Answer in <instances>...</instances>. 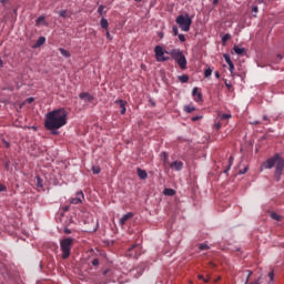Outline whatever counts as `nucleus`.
<instances>
[{"mask_svg":"<svg viewBox=\"0 0 284 284\" xmlns=\"http://www.w3.org/2000/svg\"><path fill=\"white\" fill-rule=\"evenodd\" d=\"M64 125H68V111L65 109H55L45 114L44 128L52 134H59L57 130H61Z\"/></svg>","mask_w":284,"mask_h":284,"instance_id":"nucleus-1","label":"nucleus"},{"mask_svg":"<svg viewBox=\"0 0 284 284\" xmlns=\"http://www.w3.org/2000/svg\"><path fill=\"white\" fill-rule=\"evenodd\" d=\"M275 165V174L274 179L275 181H281V176L283 175L284 170V160L281 158L278 153H276L274 156L267 159L262 164V170H272Z\"/></svg>","mask_w":284,"mask_h":284,"instance_id":"nucleus-2","label":"nucleus"},{"mask_svg":"<svg viewBox=\"0 0 284 284\" xmlns=\"http://www.w3.org/2000/svg\"><path fill=\"white\" fill-rule=\"evenodd\" d=\"M170 57L182 70H187V59L181 49H173L169 52Z\"/></svg>","mask_w":284,"mask_h":284,"instance_id":"nucleus-3","label":"nucleus"},{"mask_svg":"<svg viewBox=\"0 0 284 284\" xmlns=\"http://www.w3.org/2000/svg\"><path fill=\"white\" fill-rule=\"evenodd\" d=\"M175 23L179 24L180 30L182 32H190V28H192V18H190V14H180L175 19Z\"/></svg>","mask_w":284,"mask_h":284,"instance_id":"nucleus-4","label":"nucleus"},{"mask_svg":"<svg viewBox=\"0 0 284 284\" xmlns=\"http://www.w3.org/2000/svg\"><path fill=\"white\" fill-rule=\"evenodd\" d=\"M72 245H74V239L67 237L61 240L60 242V248L62 252V258L65 261L67 258H70V254L72 252Z\"/></svg>","mask_w":284,"mask_h":284,"instance_id":"nucleus-5","label":"nucleus"},{"mask_svg":"<svg viewBox=\"0 0 284 284\" xmlns=\"http://www.w3.org/2000/svg\"><path fill=\"white\" fill-rule=\"evenodd\" d=\"M154 53H155L156 61H159L160 63H163L165 61H170V57H165V54H170V52L163 50V47L155 45Z\"/></svg>","mask_w":284,"mask_h":284,"instance_id":"nucleus-6","label":"nucleus"},{"mask_svg":"<svg viewBox=\"0 0 284 284\" xmlns=\"http://www.w3.org/2000/svg\"><path fill=\"white\" fill-rule=\"evenodd\" d=\"M192 97L196 103L203 102V93H201L199 87L193 88Z\"/></svg>","mask_w":284,"mask_h":284,"instance_id":"nucleus-7","label":"nucleus"},{"mask_svg":"<svg viewBox=\"0 0 284 284\" xmlns=\"http://www.w3.org/2000/svg\"><path fill=\"white\" fill-rule=\"evenodd\" d=\"M84 199H85V195L83 194V191H80L75 194V197L71 199V204L79 205V203H83Z\"/></svg>","mask_w":284,"mask_h":284,"instance_id":"nucleus-8","label":"nucleus"},{"mask_svg":"<svg viewBox=\"0 0 284 284\" xmlns=\"http://www.w3.org/2000/svg\"><path fill=\"white\" fill-rule=\"evenodd\" d=\"M139 250V244H134L131 247H129L128 252H126V256H130V258H139V254H136Z\"/></svg>","mask_w":284,"mask_h":284,"instance_id":"nucleus-9","label":"nucleus"},{"mask_svg":"<svg viewBox=\"0 0 284 284\" xmlns=\"http://www.w3.org/2000/svg\"><path fill=\"white\" fill-rule=\"evenodd\" d=\"M79 98L82 101H85L87 103H92L94 101V97H92V94L88 93V92H82L79 94Z\"/></svg>","mask_w":284,"mask_h":284,"instance_id":"nucleus-10","label":"nucleus"},{"mask_svg":"<svg viewBox=\"0 0 284 284\" xmlns=\"http://www.w3.org/2000/svg\"><path fill=\"white\" fill-rule=\"evenodd\" d=\"M133 216H134V213H132V212L126 213L125 215H123L119 221L121 227H123V225H125V223H128V221H130V219H132Z\"/></svg>","mask_w":284,"mask_h":284,"instance_id":"nucleus-11","label":"nucleus"},{"mask_svg":"<svg viewBox=\"0 0 284 284\" xmlns=\"http://www.w3.org/2000/svg\"><path fill=\"white\" fill-rule=\"evenodd\" d=\"M126 103L128 102H125L123 100H115V104L119 105V108L121 109L120 114H125V112H126V109H125Z\"/></svg>","mask_w":284,"mask_h":284,"instance_id":"nucleus-12","label":"nucleus"},{"mask_svg":"<svg viewBox=\"0 0 284 284\" xmlns=\"http://www.w3.org/2000/svg\"><path fill=\"white\" fill-rule=\"evenodd\" d=\"M172 170H175V172H181L183 170V163L181 161H174L171 163Z\"/></svg>","mask_w":284,"mask_h":284,"instance_id":"nucleus-13","label":"nucleus"},{"mask_svg":"<svg viewBox=\"0 0 284 284\" xmlns=\"http://www.w3.org/2000/svg\"><path fill=\"white\" fill-rule=\"evenodd\" d=\"M138 176L142 180L148 179V172L143 169H138Z\"/></svg>","mask_w":284,"mask_h":284,"instance_id":"nucleus-14","label":"nucleus"},{"mask_svg":"<svg viewBox=\"0 0 284 284\" xmlns=\"http://www.w3.org/2000/svg\"><path fill=\"white\" fill-rule=\"evenodd\" d=\"M163 194L165 196H174V194H176V191L173 189H164Z\"/></svg>","mask_w":284,"mask_h":284,"instance_id":"nucleus-15","label":"nucleus"},{"mask_svg":"<svg viewBox=\"0 0 284 284\" xmlns=\"http://www.w3.org/2000/svg\"><path fill=\"white\" fill-rule=\"evenodd\" d=\"M43 43H45V37H40L36 44H34V48H41V45H43Z\"/></svg>","mask_w":284,"mask_h":284,"instance_id":"nucleus-16","label":"nucleus"},{"mask_svg":"<svg viewBox=\"0 0 284 284\" xmlns=\"http://www.w3.org/2000/svg\"><path fill=\"white\" fill-rule=\"evenodd\" d=\"M233 50L235 54H245V48H240L239 45H234Z\"/></svg>","mask_w":284,"mask_h":284,"instance_id":"nucleus-17","label":"nucleus"},{"mask_svg":"<svg viewBox=\"0 0 284 284\" xmlns=\"http://www.w3.org/2000/svg\"><path fill=\"white\" fill-rule=\"evenodd\" d=\"M100 26H101V28H103L104 30H108V26H109L108 19L102 18L101 21H100Z\"/></svg>","mask_w":284,"mask_h":284,"instance_id":"nucleus-18","label":"nucleus"},{"mask_svg":"<svg viewBox=\"0 0 284 284\" xmlns=\"http://www.w3.org/2000/svg\"><path fill=\"white\" fill-rule=\"evenodd\" d=\"M230 39H232V34L226 33L222 37V43L223 45H225V43H227V41H230Z\"/></svg>","mask_w":284,"mask_h":284,"instance_id":"nucleus-19","label":"nucleus"},{"mask_svg":"<svg viewBox=\"0 0 284 284\" xmlns=\"http://www.w3.org/2000/svg\"><path fill=\"white\" fill-rule=\"evenodd\" d=\"M60 53L62 54V57H65V59H70L71 54L69 53L68 50L60 48Z\"/></svg>","mask_w":284,"mask_h":284,"instance_id":"nucleus-20","label":"nucleus"},{"mask_svg":"<svg viewBox=\"0 0 284 284\" xmlns=\"http://www.w3.org/2000/svg\"><path fill=\"white\" fill-rule=\"evenodd\" d=\"M179 81H181V83H187V81H190V77L187 74L180 75Z\"/></svg>","mask_w":284,"mask_h":284,"instance_id":"nucleus-21","label":"nucleus"},{"mask_svg":"<svg viewBox=\"0 0 284 284\" xmlns=\"http://www.w3.org/2000/svg\"><path fill=\"white\" fill-rule=\"evenodd\" d=\"M247 276H246V282H245V284H261L260 282H258V280L257 281H255V282H253V283H250V276H252V271H247Z\"/></svg>","mask_w":284,"mask_h":284,"instance_id":"nucleus-22","label":"nucleus"},{"mask_svg":"<svg viewBox=\"0 0 284 284\" xmlns=\"http://www.w3.org/2000/svg\"><path fill=\"white\" fill-rule=\"evenodd\" d=\"M36 181L38 187H43V180L41 179V176L37 175Z\"/></svg>","mask_w":284,"mask_h":284,"instance_id":"nucleus-23","label":"nucleus"},{"mask_svg":"<svg viewBox=\"0 0 284 284\" xmlns=\"http://www.w3.org/2000/svg\"><path fill=\"white\" fill-rule=\"evenodd\" d=\"M194 110H196V108L194 106H190V105L184 106V111L187 112V114H192Z\"/></svg>","mask_w":284,"mask_h":284,"instance_id":"nucleus-24","label":"nucleus"},{"mask_svg":"<svg viewBox=\"0 0 284 284\" xmlns=\"http://www.w3.org/2000/svg\"><path fill=\"white\" fill-rule=\"evenodd\" d=\"M220 119H221L222 121H227V119H232V114H230V113H224V114H222V115L220 116Z\"/></svg>","mask_w":284,"mask_h":284,"instance_id":"nucleus-25","label":"nucleus"},{"mask_svg":"<svg viewBox=\"0 0 284 284\" xmlns=\"http://www.w3.org/2000/svg\"><path fill=\"white\" fill-rule=\"evenodd\" d=\"M271 219H273L274 221H282L281 215H278L277 213H271Z\"/></svg>","mask_w":284,"mask_h":284,"instance_id":"nucleus-26","label":"nucleus"},{"mask_svg":"<svg viewBox=\"0 0 284 284\" xmlns=\"http://www.w3.org/2000/svg\"><path fill=\"white\" fill-rule=\"evenodd\" d=\"M59 17H62V19L68 18V10H61V11H59Z\"/></svg>","mask_w":284,"mask_h":284,"instance_id":"nucleus-27","label":"nucleus"},{"mask_svg":"<svg viewBox=\"0 0 284 284\" xmlns=\"http://www.w3.org/2000/svg\"><path fill=\"white\" fill-rule=\"evenodd\" d=\"M224 60L226 61L227 65H230L232 62V58L230 57V54L225 53L224 54Z\"/></svg>","mask_w":284,"mask_h":284,"instance_id":"nucleus-28","label":"nucleus"},{"mask_svg":"<svg viewBox=\"0 0 284 284\" xmlns=\"http://www.w3.org/2000/svg\"><path fill=\"white\" fill-rule=\"evenodd\" d=\"M161 159H162V161H163L164 163H168V159H169L168 153H166V152H162V153H161Z\"/></svg>","mask_w":284,"mask_h":284,"instance_id":"nucleus-29","label":"nucleus"},{"mask_svg":"<svg viewBox=\"0 0 284 284\" xmlns=\"http://www.w3.org/2000/svg\"><path fill=\"white\" fill-rule=\"evenodd\" d=\"M93 174H101V166H92Z\"/></svg>","mask_w":284,"mask_h":284,"instance_id":"nucleus-30","label":"nucleus"},{"mask_svg":"<svg viewBox=\"0 0 284 284\" xmlns=\"http://www.w3.org/2000/svg\"><path fill=\"white\" fill-rule=\"evenodd\" d=\"M204 77L207 79V78H210V77H212V69H205V71H204Z\"/></svg>","mask_w":284,"mask_h":284,"instance_id":"nucleus-31","label":"nucleus"},{"mask_svg":"<svg viewBox=\"0 0 284 284\" xmlns=\"http://www.w3.org/2000/svg\"><path fill=\"white\" fill-rule=\"evenodd\" d=\"M103 10H105V7L103 4L99 6L98 13L100 14V17H103Z\"/></svg>","mask_w":284,"mask_h":284,"instance_id":"nucleus-32","label":"nucleus"},{"mask_svg":"<svg viewBox=\"0 0 284 284\" xmlns=\"http://www.w3.org/2000/svg\"><path fill=\"white\" fill-rule=\"evenodd\" d=\"M199 281H203L204 283H210V278H205L203 275L197 276Z\"/></svg>","mask_w":284,"mask_h":284,"instance_id":"nucleus-33","label":"nucleus"},{"mask_svg":"<svg viewBox=\"0 0 284 284\" xmlns=\"http://www.w3.org/2000/svg\"><path fill=\"white\" fill-rule=\"evenodd\" d=\"M229 70L231 72V74H234V70H235L234 62H231V64H229Z\"/></svg>","mask_w":284,"mask_h":284,"instance_id":"nucleus-34","label":"nucleus"},{"mask_svg":"<svg viewBox=\"0 0 284 284\" xmlns=\"http://www.w3.org/2000/svg\"><path fill=\"white\" fill-rule=\"evenodd\" d=\"M172 30H173L174 37H178V34H179V27L173 26Z\"/></svg>","mask_w":284,"mask_h":284,"instance_id":"nucleus-35","label":"nucleus"},{"mask_svg":"<svg viewBox=\"0 0 284 284\" xmlns=\"http://www.w3.org/2000/svg\"><path fill=\"white\" fill-rule=\"evenodd\" d=\"M201 119H203V116L195 115V116L191 118V121L196 122V121H201Z\"/></svg>","mask_w":284,"mask_h":284,"instance_id":"nucleus-36","label":"nucleus"},{"mask_svg":"<svg viewBox=\"0 0 284 284\" xmlns=\"http://www.w3.org/2000/svg\"><path fill=\"white\" fill-rule=\"evenodd\" d=\"M199 250H210V246H207V244H200Z\"/></svg>","mask_w":284,"mask_h":284,"instance_id":"nucleus-37","label":"nucleus"},{"mask_svg":"<svg viewBox=\"0 0 284 284\" xmlns=\"http://www.w3.org/2000/svg\"><path fill=\"white\" fill-rule=\"evenodd\" d=\"M45 21V17L41 16L37 19V24L39 26V23Z\"/></svg>","mask_w":284,"mask_h":284,"instance_id":"nucleus-38","label":"nucleus"},{"mask_svg":"<svg viewBox=\"0 0 284 284\" xmlns=\"http://www.w3.org/2000/svg\"><path fill=\"white\" fill-rule=\"evenodd\" d=\"M91 264H92L94 267H97V266L99 265V258H93V260L91 261Z\"/></svg>","mask_w":284,"mask_h":284,"instance_id":"nucleus-39","label":"nucleus"},{"mask_svg":"<svg viewBox=\"0 0 284 284\" xmlns=\"http://www.w3.org/2000/svg\"><path fill=\"white\" fill-rule=\"evenodd\" d=\"M181 43H185V36L183 33L179 34Z\"/></svg>","mask_w":284,"mask_h":284,"instance_id":"nucleus-40","label":"nucleus"},{"mask_svg":"<svg viewBox=\"0 0 284 284\" xmlns=\"http://www.w3.org/2000/svg\"><path fill=\"white\" fill-rule=\"evenodd\" d=\"M8 187L4 184H0V192H7Z\"/></svg>","mask_w":284,"mask_h":284,"instance_id":"nucleus-41","label":"nucleus"},{"mask_svg":"<svg viewBox=\"0 0 284 284\" xmlns=\"http://www.w3.org/2000/svg\"><path fill=\"white\" fill-rule=\"evenodd\" d=\"M268 278H270V281H274V271H271L268 273Z\"/></svg>","mask_w":284,"mask_h":284,"instance_id":"nucleus-42","label":"nucleus"},{"mask_svg":"<svg viewBox=\"0 0 284 284\" xmlns=\"http://www.w3.org/2000/svg\"><path fill=\"white\" fill-rule=\"evenodd\" d=\"M214 128H215L216 130H221V128H222L221 122L215 123V124H214Z\"/></svg>","mask_w":284,"mask_h":284,"instance_id":"nucleus-43","label":"nucleus"},{"mask_svg":"<svg viewBox=\"0 0 284 284\" xmlns=\"http://www.w3.org/2000/svg\"><path fill=\"white\" fill-rule=\"evenodd\" d=\"M232 163H234V158L233 156H230L229 159V165L232 168Z\"/></svg>","mask_w":284,"mask_h":284,"instance_id":"nucleus-44","label":"nucleus"},{"mask_svg":"<svg viewBox=\"0 0 284 284\" xmlns=\"http://www.w3.org/2000/svg\"><path fill=\"white\" fill-rule=\"evenodd\" d=\"M4 168H6L7 171L10 170V161L6 162Z\"/></svg>","mask_w":284,"mask_h":284,"instance_id":"nucleus-45","label":"nucleus"},{"mask_svg":"<svg viewBox=\"0 0 284 284\" xmlns=\"http://www.w3.org/2000/svg\"><path fill=\"white\" fill-rule=\"evenodd\" d=\"M64 234H72V230H70V229H64Z\"/></svg>","mask_w":284,"mask_h":284,"instance_id":"nucleus-46","label":"nucleus"},{"mask_svg":"<svg viewBox=\"0 0 284 284\" xmlns=\"http://www.w3.org/2000/svg\"><path fill=\"white\" fill-rule=\"evenodd\" d=\"M263 121H267L266 125L270 123V118H267V115L263 116Z\"/></svg>","mask_w":284,"mask_h":284,"instance_id":"nucleus-47","label":"nucleus"},{"mask_svg":"<svg viewBox=\"0 0 284 284\" xmlns=\"http://www.w3.org/2000/svg\"><path fill=\"white\" fill-rule=\"evenodd\" d=\"M252 12H255V13L258 12V7H256V6L253 7V8H252Z\"/></svg>","mask_w":284,"mask_h":284,"instance_id":"nucleus-48","label":"nucleus"},{"mask_svg":"<svg viewBox=\"0 0 284 284\" xmlns=\"http://www.w3.org/2000/svg\"><path fill=\"white\" fill-rule=\"evenodd\" d=\"M230 168H232L231 165H229L225 170H224V174H227L230 172Z\"/></svg>","mask_w":284,"mask_h":284,"instance_id":"nucleus-49","label":"nucleus"},{"mask_svg":"<svg viewBox=\"0 0 284 284\" xmlns=\"http://www.w3.org/2000/svg\"><path fill=\"white\" fill-rule=\"evenodd\" d=\"M215 78L221 79V73H219V71L215 72Z\"/></svg>","mask_w":284,"mask_h":284,"instance_id":"nucleus-50","label":"nucleus"},{"mask_svg":"<svg viewBox=\"0 0 284 284\" xmlns=\"http://www.w3.org/2000/svg\"><path fill=\"white\" fill-rule=\"evenodd\" d=\"M0 3H2V6H6V3H8V0H0Z\"/></svg>","mask_w":284,"mask_h":284,"instance_id":"nucleus-51","label":"nucleus"},{"mask_svg":"<svg viewBox=\"0 0 284 284\" xmlns=\"http://www.w3.org/2000/svg\"><path fill=\"white\" fill-rule=\"evenodd\" d=\"M225 85H226V88H229V89L232 88V84L227 83V81H225Z\"/></svg>","mask_w":284,"mask_h":284,"instance_id":"nucleus-52","label":"nucleus"},{"mask_svg":"<svg viewBox=\"0 0 284 284\" xmlns=\"http://www.w3.org/2000/svg\"><path fill=\"white\" fill-rule=\"evenodd\" d=\"M213 6H219V0H213Z\"/></svg>","mask_w":284,"mask_h":284,"instance_id":"nucleus-53","label":"nucleus"},{"mask_svg":"<svg viewBox=\"0 0 284 284\" xmlns=\"http://www.w3.org/2000/svg\"><path fill=\"white\" fill-rule=\"evenodd\" d=\"M0 68H3V60L0 58Z\"/></svg>","mask_w":284,"mask_h":284,"instance_id":"nucleus-54","label":"nucleus"},{"mask_svg":"<svg viewBox=\"0 0 284 284\" xmlns=\"http://www.w3.org/2000/svg\"><path fill=\"white\" fill-rule=\"evenodd\" d=\"M106 38L112 39V38L110 37V31H106Z\"/></svg>","mask_w":284,"mask_h":284,"instance_id":"nucleus-55","label":"nucleus"},{"mask_svg":"<svg viewBox=\"0 0 284 284\" xmlns=\"http://www.w3.org/2000/svg\"><path fill=\"white\" fill-rule=\"evenodd\" d=\"M32 101H34V99H32V98H29V103H32Z\"/></svg>","mask_w":284,"mask_h":284,"instance_id":"nucleus-56","label":"nucleus"},{"mask_svg":"<svg viewBox=\"0 0 284 284\" xmlns=\"http://www.w3.org/2000/svg\"><path fill=\"white\" fill-rule=\"evenodd\" d=\"M245 172H247V169H244V171H243V172H241V174H245Z\"/></svg>","mask_w":284,"mask_h":284,"instance_id":"nucleus-57","label":"nucleus"},{"mask_svg":"<svg viewBox=\"0 0 284 284\" xmlns=\"http://www.w3.org/2000/svg\"><path fill=\"white\" fill-rule=\"evenodd\" d=\"M258 122H253V125H257Z\"/></svg>","mask_w":284,"mask_h":284,"instance_id":"nucleus-58","label":"nucleus"},{"mask_svg":"<svg viewBox=\"0 0 284 284\" xmlns=\"http://www.w3.org/2000/svg\"><path fill=\"white\" fill-rule=\"evenodd\" d=\"M134 1H136L138 3L141 2V0H134Z\"/></svg>","mask_w":284,"mask_h":284,"instance_id":"nucleus-59","label":"nucleus"},{"mask_svg":"<svg viewBox=\"0 0 284 284\" xmlns=\"http://www.w3.org/2000/svg\"><path fill=\"white\" fill-rule=\"evenodd\" d=\"M7 148H10V144H9V143H7Z\"/></svg>","mask_w":284,"mask_h":284,"instance_id":"nucleus-60","label":"nucleus"},{"mask_svg":"<svg viewBox=\"0 0 284 284\" xmlns=\"http://www.w3.org/2000/svg\"><path fill=\"white\" fill-rule=\"evenodd\" d=\"M280 57V59H283L281 55H278Z\"/></svg>","mask_w":284,"mask_h":284,"instance_id":"nucleus-61","label":"nucleus"}]
</instances>
